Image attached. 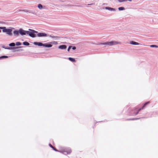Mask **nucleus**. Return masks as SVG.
Listing matches in <instances>:
<instances>
[{"label": "nucleus", "mask_w": 158, "mask_h": 158, "mask_svg": "<svg viewBox=\"0 0 158 158\" xmlns=\"http://www.w3.org/2000/svg\"><path fill=\"white\" fill-rule=\"evenodd\" d=\"M118 9L119 10H124L125 9V8L124 7H119Z\"/></svg>", "instance_id": "19"}, {"label": "nucleus", "mask_w": 158, "mask_h": 158, "mask_svg": "<svg viewBox=\"0 0 158 158\" xmlns=\"http://www.w3.org/2000/svg\"><path fill=\"white\" fill-rule=\"evenodd\" d=\"M1 32V30H0V32Z\"/></svg>", "instance_id": "29"}, {"label": "nucleus", "mask_w": 158, "mask_h": 158, "mask_svg": "<svg viewBox=\"0 0 158 158\" xmlns=\"http://www.w3.org/2000/svg\"><path fill=\"white\" fill-rule=\"evenodd\" d=\"M44 44L38 42H34V44L35 45H37L40 46H44Z\"/></svg>", "instance_id": "8"}, {"label": "nucleus", "mask_w": 158, "mask_h": 158, "mask_svg": "<svg viewBox=\"0 0 158 158\" xmlns=\"http://www.w3.org/2000/svg\"><path fill=\"white\" fill-rule=\"evenodd\" d=\"M16 48H21V47H17Z\"/></svg>", "instance_id": "27"}, {"label": "nucleus", "mask_w": 158, "mask_h": 158, "mask_svg": "<svg viewBox=\"0 0 158 158\" xmlns=\"http://www.w3.org/2000/svg\"><path fill=\"white\" fill-rule=\"evenodd\" d=\"M138 119V118H133V119H131V120H136V119Z\"/></svg>", "instance_id": "26"}, {"label": "nucleus", "mask_w": 158, "mask_h": 158, "mask_svg": "<svg viewBox=\"0 0 158 158\" xmlns=\"http://www.w3.org/2000/svg\"><path fill=\"white\" fill-rule=\"evenodd\" d=\"M149 102H147L145 103L143 105V106L141 108H140V109H139L138 110H137V111L136 113H135V115H137V114H138V113H139V111H140L141 110H142V109H143L144 107H145V106L147 105H148V104L149 103Z\"/></svg>", "instance_id": "5"}, {"label": "nucleus", "mask_w": 158, "mask_h": 158, "mask_svg": "<svg viewBox=\"0 0 158 158\" xmlns=\"http://www.w3.org/2000/svg\"><path fill=\"white\" fill-rule=\"evenodd\" d=\"M76 49V48L75 47H73L72 48V49L73 50H75Z\"/></svg>", "instance_id": "25"}, {"label": "nucleus", "mask_w": 158, "mask_h": 158, "mask_svg": "<svg viewBox=\"0 0 158 158\" xmlns=\"http://www.w3.org/2000/svg\"><path fill=\"white\" fill-rule=\"evenodd\" d=\"M58 152L62 153L64 155H67L70 154L72 152V150L69 148H61Z\"/></svg>", "instance_id": "1"}, {"label": "nucleus", "mask_w": 158, "mask_h": 158, "mask_svg": "<svg viewBox=\"0 0 158 158\" xmlns=\"http://www.w3.org/2000/svg\"><path fill=\"white\" fill-rule=\"evenodd\" d=\"M13 33L15 35L18 36L19 35V31L15 30L14 31Z\"/></svg>", "instance_id": "10"}, {"label": "nucleus", "mask_w": 158, "mask_h": 158, "mask_svg": "<svg viewBox=\"0 0 158 158\" xmlns=\"http://www.w3.org/2000/svg\"><path fill=\"white\" fill-rule=\"evenodd\" d=\"M44 46L46 47L47 48H50L52 47V45L51 44H44Z\"/></svg>", "instance_id": "12"}, {"label": "nucleus", "mask_w": 158, "mask_h": 158, "mask_svg": "<svg viewBox=\"0 0 158 158\" xmlns=\"http://www.w3.org/2000/svg\"><path fill=\"white\" fill-rule=\"evenodd\" d=\"M130 43V44L133 45H139V43L133 41H131Z\"/></svg>", "instance_id": "13"}, {"label": "nucleus", "mask_w": 158, "mask_h": 158, "mask_svg": "<svg viewBox=\"0 0 158 158\" xmlns=\"http://www.w3.org/2000/svg\"><path fill=\"white\" fill-rule=\"evenodd\" d=\"M106 9H108V10H114V9H113L112 8H110V7H106Z\"/></svg>", "instance_id": "21"}, {"label": "nucleus", "mask_w": 158, "mask_h": 158, "mask_svg": "<svg viewBox=\"0 0 158 158\" xmlns=\"http://www.w3.org/2000/svg\"><path fill=\"white\" fill-rule=\"evenodd\" d=\"M37 36L38 37H43V36H44L46 37L47 36V35L46 34L43 33H38L37 34Z\"/></svg>", "instance_id": "7"}, {"label": "nucleus", "mask_w": 158, "mask_h": 158, "mask_svg": "<svg viewBox=\"0 0 158 158\" xmlns=\"http://www.w3.org/2000/svg\"><path fill=\"white\" fill-rule=\"evenodd\" d=\"M68 59L69 60H70V61H71L72 62H76V60H75V59L74 58H72L71 57H69L68 58Z\"/></svg>", "instance_id": "14"}, {"label": "nucleus", "mask_w": 158, "mask_h": 158, "mask_svg": "<svg viewBox=\"0 0 158 158\" xmlns=\"http://www.w3.org/2000/svg\"><path fill=\"white\" fill-rule=\"evenodd\" d=\"M55 42L56 43H56H57V42Z\"/></svg>", "instance_id": "28"}, {"label": "nucleus", "mask_w": 158, "mask_h": 158, "mask_svg": "<svg viewBox=\"0 0 158 158\" xmlns=\"http://www.w3.org/2000/svg\"><path fill=\"white\" fill-rule=\"evenodd\" d=\"M71 46H69V48H68V52H69V51L70 49V48H71Z\"/></svg>", "instance_id": "24"}, {"label": "nucleus", "mask_w": 158, "mask_h": 158, "mask_svg": "<svg viewBox=\"0 0 158 158\" xmlns=\"http://www.w3.org/2000/svg\"><path fill=\"white\" fill-rule=\"evenodd\" d=\"M8 57V56H2L0 57V59H1L2 58H7Z\"/></svg>", "instance_id": "17"}, {"label": "nucleus", "mask_w": 158, "mask_h": 158, "mask_svg": "<svg viewBox=\"0 0 158 158\" xmlns=\"http://www.w3.org/2000/svg\"><path fill=\"white\" fill-rule=\"evenodd\" d=\"M21 44L19 42H17L16 43V45L17 46H19L21 45Z\"/></svg>", "instance_id": "22"}, {"label": "nucleus", "mask_w": 158, "mask_h": 158, "mask_svg": "<svg viewBox=\"0 0 158 158\" xmlns=\"http://www.w3.org/2000/svg\"><path fill=\"white\" fill-rule=\"evenodd\" d=\"M19 33L22 35H25L27 34V31L23 30L22 29H19Z\"/></svg>", "instance_id": "6"}, {"label": "nucleus", "mask_w": 158, "mask_h": 158, "mask_svg": "<svg viewBox=\"0 0 158 158\" xmlns=\"http://www.w3.org/2000/svg\"><path fill=\"white\" fill-rule=\"evenodd\" d=\"M0 29H2L3 32H6L8 35H12L11 32L12 30L11 29H7L6 27H0Z\"/></svg>", "instance_id": "2"}, {"label": "nucleus", "mask_w": 158, "mask_h": 158, "mask_svg": "<svg viewBox=\"0 0 158 158\" xmlns=\"http://www.w3.org/2000/svg\"><path fill=\"white\" fill-rule=\"evenodd\" d=\"M126 1V0H119V2H123Z\"/></svg>", "instance_id": "23"}, {"label": "nucleus", "mask_w": 158, "mask_h": 158, "mask_svg": "<svg viewBox=\"0 0 158 158\" xmlns=\"http://www.w3.org/2000/svg\"><path fill=\"white\" fill-rule=\"evenodd\" d=\"M9 45L10 46H14L15 45V44L14 43H12L10 44Z\"/></svg>", "instance_id": "18"}, {"label": "nucleus", "mask_w": 158, "mask_h": 158, "mask_svg": "<svg viewBox=\"0 0 158 158\" xmlns=\"http://www.w3.org/2000/svg\"><path fill=\"white\" fill-rule=\"evenodd\" d=\"M38 7L40 9H43V6L41 4H39L38 6Z\"/></svg>", "instance_id": "15"}, {"label": "nucleus", "mask_w": 158, "mask_h": 158, "mask_svg": "<svg viewBox=\"0 0 158 158\" xmlns=\"http://www.w3.org/2000/svg\"><path fill=\"white\" fill-rule=\"evenodd\" d=\"M29 30L31 31L32 32L29 31H27V34L28 35L30 36L31 37H35V35L34 34V33H37V32L33 30H31L30 29H29Z\"/></svg>", "instance_id": "4"}, {"label": "nucleus", "mask_w": 158, "mask_h": 158, "mask_svg": "<svg viewBox=\"0 0 158 158\" xmlns=\"http://www.w3.org/2000/svg\"><path fill=\"white\" fill-rule=\"evenodd\" d=\"M151 47H155V48H158V47L157 45H152L150 46Z\"/></svg>", "instance_id": "20"}, {"label": "nucleus", "mask_w": 158, "mask_h": 158, "mask_svg": "<svg viewBox=\"0 0 158 158\" xmlns=\"http://www.w3.org/2000/svg\"><path fill=\"white\" fill-rule=\"evenodd\" d=\"M66 48V46L64 45H60L59 47V48L61 49H65Z\"/></svg>", "instance_id": "9"}, {"label": "nucleus", "mask_w": 158, "mask_h": 158, "mask_svg": "<svg viewBox=\"0 0 158 158\" xmlns=\"http://www.w3.org/2000/svg\"><path fill=\"white\" fill-rule=\"evenodd\" d=\"M121 43L120 42L118 41H111L110 42H108L105 43H104L100 44L103 45H116L117 44H121Z\"/></svg>", "instance_id": "3"}, {"label": "nucleus", "mask_w": 158, "mask_h": 158, "mask_svg": "<svg viewBox=\"0 0 158 158\" xmlns=\"http://www.w3.org/2000/svg\"><path fill=\"white\" fill-rule=\"evenodd\" d=\"M23 44L25 45H29V43L27 42H23Z\"/></svg>", "instance_id": "16"}, {"label": "nucleus", "mask_w": 158, "mask_h": 158, "mask_svg": "<svg viewBox=\"0 0 158 158\" xmlns=\"http://www.w3.org/2000/svg\"><path fill=\"white\" fill-rule=\"evenodd\" d=\"M49 146L51 147V148H52L53 149V150H54V151H55L56 152H58L59 151V150H57V149H56V148H54L52 145L51 144H49Z\"/></svg>", "instance_id": "11"}]
</instances>
